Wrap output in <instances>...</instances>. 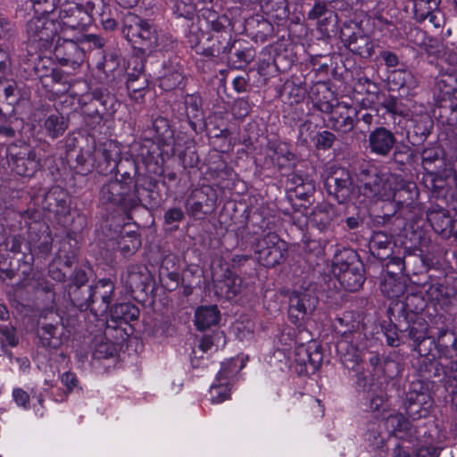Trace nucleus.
<instances>
[{
  "instance_id": "31",
  "label": "nucleus",
  "mask_w": 457,
  "mask_h": 457,
  "mask_svg": "<svg viewBox=\"0 0 457 457\" xmlns=\"http://www.w3.org/2000/svg\"><path fill=\"white\" fill-rule=\"evenodd\" d=\"M338 325L337 329L342 334V338L356 339L360 341L363 338V334L360 330L361 324L353 312H345L341 317L337 319Z\"/></svg>"
},
{
  "instance_id": "12",
  "label": "nucleus",
  "mask_w": 457,
  "mask_h": 457,
  "mask_svg": "<svg viewBox=\"0 0 457 457\" xmlns=\"http://www.w3.org/2000/svg\"><path fill=\"white\" fill-rule=\"evenodd\" d=\"M81 109L91 118H103L115 112L116 100L106 89L96 88L82 98Z\"/></svg>"
},
{
  "instance_id": "45",
  "label": "nucleus",
  "mask_w": 457,
  "mask_h": 457,
  "mask_svg": "<svg viewBox=\"0 0 457 457\" xmlns=\"http://www.w3.org/2000/svg\"><path fill=\"white\" fill-rule=\"evenodd\" d=\"M44 128L46 135L54 139L63 135L68 129V120L59 113L51 114L46 119Z\"/></svg>"
},
{
  "instance_id": "30",
  "label": "nucleus",
  "mask_w": 457,
  "mask_h": 457,
  "mask_svg": "<svg viewBox=\"0 0 457 457\" xmlns=\"http://www.w3.org/2000/svg\"><path fill=\"white\" fill-rule=\"evenodd\" d=\"M393 245L391 235L383 231H375L370 238L369 248L374 257L385 261L391 256Z\"/></svg>"
},
{
  "instance_id": "22",
  "label": "nucleus",
  "mask_w": 457,
  "mask_h": 457,
  "mask_svg": "<svg viewBox=\"0 0 457 457\" xmlns=\"http://www.w3.org/2000/svg\"><path fill=\"white\" fill-rule=\"evenodd\" d=\"M368 143L371 154L386 157L395 148L396 137L390 129L378 127L370 132Z\"/></svg>"
},
{
  "instance_id": "61",
  "label": "nucleus",
  "mask_w": 457,
  "mask_h": 457,
  "mask_svg": "<svg viewBox=\"0 0 457 457\" xmlns=\"http://www.w3.org/2000/svg\"><path fill=\"white\" fill-rule=\"evenodd\" d=\"M316 147L319 149L327 150L333 146L337 137L334 133L328 130H323L316 135Z\"/></svg>"
},
{
  "instance_id": "55",
  "label": "nucleus",
  "mask_w": 457,
  "mask_h": 457,
  "mask_svg": "<svg viewBox=\"0 0 457 457\" xmlns=\"http://www.w3.org/2000/svg\"><path fill=\"white\" fill-rule=\"evenodd\" d=\"M185 218L184 212L179 207H173L164 212L163 220L165 225L171 226V230H176L179 228V223Z\"/></svg>"
},
{
  "instance_id": "44",
  "label": "nucleus",
  "mask_w": 457,
  "mask_h": 457,
  "mask_svg": "<svg viewBox=\"0 0 457 457\" xmlns=\"http://www.w3.org/2000/svg\"><path fill=\"white\" fill-rule=\"evenodd\" d=\"M295 355L298 363L304 366L309 364L313 370L319 369L322 362V353L318 347L312 351L311 347L301 345L296 349Z\"/></svg>"
},
{
  "instance_id": "42",
  "label": "nucleus",
  "mask_w": 457,
  "mask_h": 457,
  "mask_svg": "<svg viewBox=\"0 0 457 457\" xmlns=\"http://www.w3.org/2000/svg\"><path fill=\"white\" fill-rule=\"evenodd\" d=\"M148 280V274L143 272L139 267H130L126 275L122 277V281L126 287L131 292L145 291Z\"/></svg>"
},
{
  "instance_id": "17",
  "label": "nucleus",
  "mask_w": 457,
  "mask_h": 457,
  "mask_svg": "<svg viewBox=\"0 0 457 457\" xmlns=\"http://www.w3.org/2000/svg\"><path fill=\"white\" fill-rule=\"evenodd\" d=\"M329 128L337 132L339 135H347L354 131L359 122V111L355 106L348 104L345 102L337 103L333 112V117L328 118Z\"/></svg>"
},
{
  "instance_id": "15",
  "label": "nucleus",
  "mask_w": 457,
  "mask_h": 457,
  "mask_svg": "<svg viewBox=\"0 0 457 457\" xmlns=\"http://www.w3.org/2000/svg\"><path fill=\"white\" fill-rule=\"evenodd\" d=\"M216 204V190L210 186H204L192 191L187 201V208L189 215L202 220L215 210Z\"/></svg>"
},
{
  "instance_id": "14",
  "label": "nucleus",
  "mask_w": 457,
  "mask_h": 457,
  "mask_svg": "<svg viewBox=\"0 0 457 457\" xmlns=\"http://www.w3.org/2000/svg\"><path fill=\"white\" fill-rule=\"evenodd\" d=\"M8 164L12 171L22 177H32L40 167V160L28 146H12L8 149Z\"/></svg>"
},
{
  "instance_id": "46",
  "label": "nucleus",
  "mask_w": 457,
  "mask_h": 457,
  "mask_svg": "<svg viewBox=\"0 0 457 457\" xmlns=\"http://www.w3.org/2000/svg\"><path fill=\"white\" fill-rule=\"evenodd\" d=\"M367 409L370 411H380L387 400L386 394L378 385H370L365 395Z\"/></svg>"
},
{
  "instance_id": "29",
  "label": "nucleus",
  "mask_w": 457,
  "mask_h": 457,
  "mask_svg": "<svg viewBox=\"0 0 457 457\" xmlns=\"http://www.w3.org/2000/svg\"><path fill=\"white\" fill-rule=\"evenodd\" d=\"M287 188L295 193L301 200L308 201L315 192V185L312 179L298 173L290 174L286 182Z\"/></svg>"
},
{
  "instance_id": "32",
  "label": "nucleus",
  "mask_w": 457,
  "mask_h": 457,
  "mask_svg": "<svg viewBox=\"0 0 457 457\" xmlns=\"http://www.w3.org/2000/svg\"><path fill=\"white\" fill-rule=\"evenodd\" d=\"M212 44L207 47H199L198 53L207 57H226L231 45L230 32L212 35Z\"/></svg>"
},
{
  "instance_id": "54",
  "label": "nucleus",
  "mask_w": 457,
  "mask_h": 457,
  "mask_svg": "<svg viewBox=\"0 0 457 457\" xmlns=\"http://www.w3.org/2000/svg\"><path fill=\"white\" fill-rule=\"evenodd\" d=\"M379 104L386 111V112L393 116H404V106L402 102L395 96H384L383 101Z\"/></svg>"
},
{
  "instance_id": "39",
  "label": "nucleus",
  "mask_w": 457,
  "mask_h": 457,
  "mask_svg": "<svg viewBox=\"0 0 457 457\" xmlns=\"http://www.w3.org/2000/svg\"><path fill=\"white\" fill-rule=\"evenodd\" d=\"M335 217L336 210L332 205L317 206L311 214L310 222L322 232L330 228Z\"/></svg>"
},
{
  "instance_id": "47",
  "label": "nucleus",
  "mask_w": 457,
  "mask_h": 457,
  "mask_svg": "<svg viewBox=\"0 0 457 457\" xmlns=\"http://www.w3.org/2000/svg\"><path fill=\"white\" fill-rule=\"evenodd\" d=\"M392 83L400 88H405L407 90L414 89L418 86V80L414 75L406 70H395L392 71L391 75Z\"/></svg>"
},
{
  "instance_id": "43",
  "label": "nucleus",
  "mask_w": 457,
  "mask_h": 457,
  "mask_svg": "<svg viewBox=\"0 0 457 457\" xmlns=\"http://www.w3.org/2000/svg\"><path fill=\"white\" fill-rule=\"evenodd\" d=\"M428 220L433 229L439 234L450 232L453 229L455 220H453L444 209L431 210L428 212Z\"/></svg>"
},
{
  "instance_id": "38",
  "label": "nucleus",
  "mask_w": 457,
  "mask_h": 457,
  "mask_svg": "<svg viewBox=\"0 0 457 457\" xmlns=\"http://www.w3.org/2000/svg\"><path fill=\"white\" fill-rule=\"evenodd\" d=\"M220 315L216 305L200 306L195 310V323L199 330H205L218 324Z\"/></svg>"
},
{
  "instance_id": "18",
  "label": "nucleus",
  "mask_w": 457,
  "mask_h": 457,
  "mask_svg": "<svg viewBox=\"0 0 457 457\" xmlns=\"http://www.w3.org/2000/svg\"><path fill=\"white\" fill-rule=\"evenodd\" d=\"M28 38L39 48H46L56 35L55 23L46 16L33 17L26 25Z\"/></svg>"
},
{
  "instance_id": "62",
  "label": "nucleus",
  "mask_w": 457,
  "mask_h": 457,
  "mask_svg": "<svg viewBox=\"0 0 457 457\" xmlns=\"http://www.w3.org/2000/svg\"><path fill=\"white\" fill-rule=\"evenodd\" d=\"M433 347L436 348V341L431 337L425 336L422 340L415 344V350L421 356L430 355Z\"/></svg>"
},
{
  "instance_id": "24",
  "label": "nucleus",
  "mask_w": 457,
  "mask_h": 457,
  "mask_svg": "<svg viewBox=\"0 0 457 457\" xmlns=\"http://www.w3.org/2000/svg\"><path fill=\"white\" fill-rule=\"evenodd\" d=\"M234 362L235 361L231 360L221 364V369L216 378L219 384H212L209 391L212 403H220L230 398V386L227 380L235 371L236 364Z\"/></svg>"
},
{
  "instance_id": "36",
  "label": "nucleus",
  "mask_w": 457,
  "mask_h": 457,
  "mask_svg": "<svg viewBox=\"0 0 457 457\" xmlns=\"http://www.w3.org/2000/svg\"><path fill=\"white\" fill-rule=\"evenodd\" d=\"M385 425L389 432L400 439H407L411 435L412 426L403 413L389 415Z\"/></svg>"
},
{
  "instance_id": "21",
  "label": "nucleus",
  "mask_w": 457,
  "mask_h": 457,
  "mask_svg": "<svg viewBox=\"0 0 457 457\" xmlns=\"http://www.w3.org/2000/svg\"><path fill=\"white\" fill-rule=\"evenodd\" d=\"M93 300L92 313L96 316L105 313L111 307L115 293V285L111 278L99 279L91 286Z\"/></svg>"
},
{
  "instance_id": "1",
  "label": "nucleus",
  "mask_w": 457,
  "mask_h": 457,
  "mask_svg": "<svg viewBox=\"0 0 457 457\" xmlns=\"http://www.w3.org/2000/svg\"><path fill=\"white\" fill-rule=\"evenodd\" d=\"M120 179H108L100 189L98 199L106 209L119 210L129 215L142 204V197L135 175L123 170Z\"/></svg>"
},
{
  "instance_id": "63",
  "label": "nucleus",
  "mask_w": 457,
  "mask_h": 457,
  "mask_svg": "<svg viewBox=\"0 0 457 457\" xmlns=\"http://www.w3.org/2000/svg\"><path fill=\"white\" fill-rule=\"evenodd\" d=\"M303 250L305 253L317 257L321 256L324 253V248L321 243L314 239L305 240L303 242Z\"/></svg>"
},
{
  "instance_id": "35",
  "label": "nucleus",
  "mask_w": 457,
  "mask_h": 457,
  "mask_svg": "<svg viewBox=\"0 0 457 457\" xmlns=\"http://www.w3.org/2000/svg\"><path fill=\"white\" fill-rule=\"evenodd\" d=\"M242 279L227 269L223 274V280L216 284L217 292L228 300L236 297L241 290Z\"/></svg>"
},
{
  "instance_id": "6",
  "label": "nucleus",
  "mask_w": 457,
  "mask_h": 457,
  "mask_svg": "<svg viewBox=\"0 0 457 457\" xmlns=\"http://www.w3.org/2000/svg\"><path fill=\"white\" fill-rule=\"evenodd\" d=\"M120 147L113 142H105L96 146L91 156L93 169L99 173L108 175L112 172L121 173L125 166L129 165L134 174L137 173L135 163L129 160H122Z\"/></svg>"
},
{
  "instance_id": "53",
  "label": "nucleus",
  "mask_w": 457,
  "mask_h": 457,
  "mask_svg": "<svg viewBox=\"0 0 457 457\" xmlns=\"http://www.w3.org/2000/svg\"><path fill=\"white\" fill-rule=\"evenodd\" d=\"M64 0H31L35 12L47 15L61 7Z\"/></svg>"
},
{
  "instance_id": "3",
  "label": "nucleus",
  "mask_w": 457,
  "mask_h": 457,
  "mask_svg": "<svg viewBox=\"0 0 457 457\" xmlns=\"http://www.w3.org/2000/svg\"><path fill=\"white\" fill-rule=\"evenodd\" d=\"M122 34L143 54L153 53L158 46V34L152 23L134 13L123 18Z\"/></svg>"
},
{
  "instance_id": "56",
  "label": "nucleus",
  "mask_w": 457,
  "mask_h": 457,
  "mask_svg": "<svg viewBox=\"0 0 457 457\" xmlns=\"http://www.w3.org/2000/svg\"><path fill=\"white\" fill-rule=\"evenodd\" d=\"M404 286L401 282H397L394 278L386 280L382 285V292L386 295L388 298H397L404 293Z\"/></svg>"
},
{
  "instance_id": "2",
  "label": "nucleus",
  "mask_w": 457,
  "mask_h": 457,
  "mask_svg": "<svg viewBox=\"0 0 457 457\" xmlns=\"http://www.w3.org/2000/svg\"><path fill=\"white\" fill-rule=\"evenodd\" d=\"M356 176L367 197L389 201L395 196L393 189L397 174L382 172L376 166L363 162L359 165Z\"/></svg>"
},
{
  "instance_id": "25",
  "label": "nucleus",
  "mask_w": 457,
  "mask_h": 457,
  "mask_svg": "<svg viewBox=\"0 0 457 457\" xmlns=\"http://www.w3.org/2000/svg\"><path fill=\"white\" fill-rule=\"evenodd\" d=\"M133 71L128 72L127 89L131 99L139 103L143 100L148 87V80L145 74V67L141 61L135 60Z\"/></svg>"
},
{
  "instance_id": "40",
  "label": "nucleus",
  "mask_w": 457,
  "mask_h": 457,
  "mask_svg": "<svg viewBox=\"0 0 457 457\" xmlns=\"http://www.w3.org/2000/svg\"><path fill=\"white\" fill-rule=\"evenodd\" d=\"M436 349L440 356L447 359L457 357V337L454 332L450 330H441L436 342Z\"/></svg>"
},
{
  "instance_id": "50",
  "label": "nucleus",
  "mask_w": 457,
  "mask_h": 457,
  "mask_svg": "<svg viewBox=\"0 0 457 457\" xmlns=\"http://www.w3.org/2000/svg\"><path fill=\"white\" fill-rule=\"evenodd\" d=\"M46 201L48 209L56 207V210H54L56 212H64L68 207L66 194L60 187L51 189L46 195Z\"/></svg>"
},
{
  "instance_id": "64",
  "label": "nucleus",
  "mask_w": 457,
  "mask_h": 457,
  "mask_svg": "<svg viewBox=\"0 0 457 457\" xmlns=\"http://www.w3.org/2000/svg\"><path fill=\"white\" fill-rule=\"evenodd\" d=\"M367 440L370 442V446L374 449H379L384 445V438L381 436L379 431L375 428L369 429L367 434Z\"/></svg>"
},
{
  "instance_id": "51",
  "label": "nucleus",
  "mask_w": 457,
  "mask_h": 457,
  "mask_svg": "<svg viewBox=\"0 0 457 457\" xmlns=\"http://www.w3.org/2000/svg\"><path fill=\"white\" fill-rule=\"evenodd\" d=\"M272 151V158L279 167L286 166L295 160V155L290 151L289 145L286 143L276 144Z\"/></svg>"
},
{
  "instance_id": "19",
  "label": "nucleus",
  "mask_w": 457,
  "mask_h": 457,
  "mask_svg": "<svg viewBox=\"0 0 457 457\" xmlns=\"http://www.w3.org/2000/svg\"><path fill=\"white\" fill-rule=\"evenodd\" d=\"M431 407V397L417 390H409L402 403L405 414L412 420L427 418L430 414Z\"/></svg>"
},
{
  "instance_id": "9",
  "label": "nucleus",
  "mask_w": 457,
  "mask_h": 457,
  "mask_svg": "<svg viewBox=\"0 0 457 457\" xmlns=\"http://www.w3.org/2000/svg\"><path fill=\"white\" fill-rule=\"evenodd\" d=\"M94 3L88 1L85 5L68 3L66 0L60 7L59 19L63 27L71 29L84 30L93 21Z\"/></svg>"
},
{
  "instance_id": "33",
  "label": "nucleus",
  "mask_w": 457,
  "mask_h": 457,
  "mask_svg": "<svg viewBox=\"0 0 457 457\" xmlns=\"http://www.w3.org/2000/svg\"><path fill=\"white\" fill-rule=\"evenodd\" d=\"M422 166L430 175L438 174L445 167L444 151L440 147L426 148L421 153Z\"/></svg>"
},
{
  "instance_id": "48",
  "label": "nucleus",
  "mask_w": 457,
  "mask_h": 457,
  "mask_svg": "<svg viewBox=\"0 0 457 457\" xmlns=\"http://www.w3.org/2000/svg\"><path fill=\"white\" fill-rule=\"evenodd\" d=\"M426 293L432 302L446 303L453 295V290L439 282H436L428 286Z\"/></svg>"
},
{
  "instance_id": "52",
  "label": "nucleus",
  "mask_w": 457,
  "mask_h": 457,
  "mask_svg": "<svg viewBox=\"0 0 457 457\" xmlns=\"http://www.w3.org/2000/svg\"><path fill=\"white\" fill-rule=\"evenodd\" d=\"M167 68L164 67V71ZM184 76L177 68L168 69L161 78V87L165 90H171L182 84Z\"/></svg>"
},
{
  "instance_id": "5",
  "label": "nucleus",
  "mask_w": 457,
  "mask_h": 457,
  "mask_svg": "<svg viewBox=\"0 0 457 457\" xmlns=\"http://www.w3.org/2000/svg\"><path fill=\"white\" fill-rule=\"evenodd\" d=\"M333 273L342 287L349 292L358 291L365 281L364 265L352 250L345 249L335 256Z\"/></svg>"
},
{
  "instance_id": "4",
  "label": "nucleus",
  "mask_w": 457,
  "mask_h": 457,
  "mask_svg": "<svg viewBox=\"0 0 457 457\" xmlns=\"http://www.w3.org/2000/svg\"><path fill=\"white\" fill-rule=\"evenodd\" d=\"M420 302L422 303L423 300L416 295H407L405 303H395L392 309L393 312H397L396 323L395 328L403 337H407L413 341L420 342L422 340L428 332V324L424 319L417 317L419 308L415 307L412 309L411 306L414 302Z\"/></svg>"
},
{
  "instance_id": "27",
  "label": "nucleus",
  "mask_w": 457,
  "mask_h": 457,
  "mask_svg": "<svg viewBox=\"0 0 457 457\" xmlns=\"http://www.w3.org/2000/svg\"><path fill=\"white\" fill-rule=\"evenodd\" d=\"M412 264H418L419 268H424V260L418 255L408 254L404 258L401 257H391L388 262L386 264V271L390 276H395L399 273L405 272L407 275L411 273H417L415 268H411Z\"/></svg>"
},
{
  "instance_id": "49",
  "label": "nucleus",
  "mask_w": 457,
  "mask_h": 457,
  "mask_svg": "<svg viewBox=\"0 0 457 457\" xmlns=\"http://www.w3.org/2000/svg\"><path fill=\"white\" fill-rule=\"evenodd\" d=\"M420 370L421 376L428 379L438 378L442 374L447 375V367L445 369L439 361L428 357L422 361Z\"/></svg>"
},
{
  "instance_id": "41",
  "label": "nucleus",
  "mask_w": 457,
  "mask_h": 457,
  "mask_svg": "<svg viewBox=\"0 0 457 457\" xmlns=\"http://www.w3.org/2000/svg\"><path fill=\"white\" fill-rule=\"evenodd\" d=\"M347 48L355 54L370 58L374 54L373 43L367 36L351 35L345 41Z\"/></svg>"
},
{
  "instance_id": "37",
  "label": "nucleus",
  "mask_w": 457,
  "mask_h": 457,
  "mask_svg": "<svg viewBox=\"0 0 457 457\" xmlns=\"http://www.w3.org/2000/svg\"><path fill=\"white\" fill-rule=\"evenodd\" d=\"M68 294L71 303L75 307L82 312L89 310L92 312L91 286H69Z\"/></svg>"
},
{
  "instance_id": "16",
  "label": "nucleus",
  "mask_w": 457,
  "mask_h": 457,
  "mask_svg": "<svg viewBox=\"0 0 457 457\" xmlns=\"http://www.w3.org/2000/svg\"><path fill=\"white\" fill-rule=\"evenodd\" d=\"M54 55L62 66L76 69L79 67L85 60L86 50L76 40L58 37L54 47Z\"/></svg>"
},
{
  "instance_id": "7",
  "label": "nucleus",
  "mask_w": 457,
  "mask_h": 457,
  "mask_svg": "<svg viewBox=\"0 0 457 457\" xmlns=\"http://www.w3.org/2000/svg\"><path fill=\"white\" fill-rule=\"evenodd\" d=\"M37 334L40 345L49 349H57L69 337L63 318L54 311L46 312L40 316Z\"/></svg>"
},
{
  "instance_id": "10",
  "label": "nucleus",
  "mask_w": 457,
  "mask_h": 457,
  "mask_svg": "<svg viewBox=\"0 0 457 457\" xmlns=\"http://www.w3.org/2000/svg\"><path fill=\"white\" fill-rule=\"evenodd\" d=\"M323 184L328 194L340 204L349 202L354 192L351 174L345 168H332Z\"/></svg>"
},
{
  "instance_id": "8",
  "label": "nucleus",
  "mask_w": 457,
  "mask_h": 457,
  "mask_svg": "<svg viewBox=\"0 0 457 457\" xmlns=\"http://www.w3.org/2000/svg\"><path fill=\"white\" fill-rule=\"evenodd\" d=\"M172 112L179 120L188 122L195 132L202 133L205 129L202 98L199 95H186L181 100L173 104Z\"/></svg>"
},
{
  "instance_id": "23",
  "label": "nucleus",
  "mask_w": 457,
  "mask_h": 457,
  "mask_svg": "<svg viewBox=\"0 0 457 457\" xmlns=\"http://www.w3.org/2000/svg\"><path fill=\"white\" fill-rule=\"evenodd\" d=\"M140 311L138 307L129 302L116 303L109 309L107 330L116 329L118 327L138 319Z\"/></svg>"
},
{
  "instance_id": "20",
  "label": "nucleus",
  "mask_w": 457,
  "mask_h": 457,
  "mask_svg": "<svg viewBox=\"0 0 457 457\" xmlns=\"http://www.w3.org/2000/svg\"><path fill=\"white\" fill-rule=\"evenodd\" d=\"M356 339L341 338L337 343V353L345 368L359 370L365 355V346L358 345Z\"/></svg>"
},
{
  "instance_id": "58",
  "label": "nucleus",
  "mask_w": 457,
  "mask_h": 457,
  "mask_svg": "<svg viewBox=\"0 0 457 457\" xmlns=\"http://www.w3.org/2000/svg\"><path fill=\"white\" fill-rule=\"evenodd\" d=\"M81 46H87V49H100L104 46L105 39L96 34H84L79 37Z\"/></svg>"
},
{
  "instance_id": "60",
  "label": "nucleus",
  "mask_w": 457,
  "mask_h": 457,
  "mask_svg": "<svg viewBox=\"0 0 457 457\" xmlns=\"http://www.w3.org/2000/svg\"><path fill=\"white\" fill-rule=\"evenodd\" d=\"M153 129L155 132V136L161 139H165L171 136L172 132L170 129L169 120L164 117H157L152 122Z\"/></svg>"
},
{
  "instance_id": "28",
  "label": "nucleus",
  "mask_w": 457,
  "mask_h": 457,
  "mask_svg": "<svg viewBox=\"0 0 457 457\" xmlns=\"http://www.w3.org/2000/svg\"><path fill=\"white\" fill-rule=\"evenodd\" d=\"M255 56L254 49L245 40H233L229 46L227 60L235 66L241 68L250 63Z\"/></svg>"
},
{
  "instance_id": "34",
  "label": "nucleus",
  "mask_w": 457,
  "mask_h": 457,
  "mask_svg": "<svg viewBox=\"0 0 457 457\" xmlns=\"http://www.w3.org/2000/svg\"><path fill=\"white\" fill-rule=\"evenodd\" d=\"M393 190L395 191V196L392 200L402 204L412 203L419 195L416 183L404 180L401 175H397Z\"/></svg>"
},
{
  "instance_id": "13",
  "label": "nucleus",
  "mask_w": 457,
  "mask_h": 457,
  "mask_svg": "<svg viewBox=\"0 0 457 457\" xmlns=\"http://www.w3.org/2000/svg\"><path fill=\"white\" fill-rule=\"evenodd\" d=\"M318 297L311 289L294 291L289 296L288 317L295 323L307 320L315 311Z\"/></svg>"
},
{
  "instance_id": "26",
  "label": "nucleus",
  "mask_w": 457,
  "mask_h": 457,
  "mask_svg": "<svg viewBox=\"0 0 457 457\" xmlns=\"http://www.w3.org/2000/svg\"><path fill=\"white\" fill-rule=\"evenodd\" d=\"M440 3L441 0H413V19L420 23L428 20L435 27H440Z\"/></svg>"
},
{
  "instance_id": "11",
  "label": "nucleus",
  "mask_w": 457,
  "mask_h": 457,
  "mask_svg": "<svg viewBox=\"0 0 457 457\" xmlns=\"http://www.w3.org/2000/svg\"><path fill=\"white\" fill-rule=\"evenodd\" d=\"M286 243L274 233H269L259 239L255 253L259 262L268 268L279 264L286 259Z\"/></svg>"
},
{
  "instance_id": "57",
  "label": "nucleus",
  "mask_w": 457,
  "mask_h": 457,
  "mask_svg": "<svg viewBox=\"0 0 457 457\" xmlns=\"http://www.w3.org/2000/svg\"><path fill=\"white\" fill-rule=\"evenodd\" d=\"M1 342L6 343V345L16 347L19 345V337L16 328L9 324H0Z\"/></svg>"
},
{
  "instance_id": "59",
  "label": "nucleus",
  "mask_w": 457,
  "mask_h": 457,
  "mask_svg": "<svg viewBox=\"0 0 457 457\" xmlns=\"http://www.w3.org/2000/svg\"><path fill=\"white\" fill-rule=\"evenodd\" d=\"M251 112V105L247 99L237 98L233 102L231 106L232 115L238 120L244 119Z\"/></svg>"
}]
</instances>
